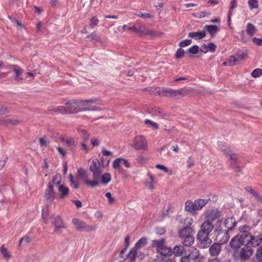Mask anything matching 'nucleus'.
Segmentation results:
<instances>
[{"instance_id":"1","label":"nucleus","mask_w":262,"mask_h":262,"mask_svg":"<svg viewBox=\"0 0 262 262\" xmlns=\"http://www.w3.org/2000/svg\"><path fill=\"white\" fill-rule=\"evenodd\" d=\"M214 219L215 217H209L203 223L197 234V239L200 242L202 248H206L209 247V252L211 256L217 257L221 251V245L217 243L211 245L212 239L209 237L214 228L212 222Z\"/></svg>"},{"instance_id":"2","label":"nucleus","mask_w":262,"mask_h":262,"mask_svg":"<svg viewBox=\"0 0 262 262\" xmlns=\"http://www.w3.org/2000/svg\"><path fill=\"white\" fill-rule=\"evenodd\" d=\"M95 102L97 104H101V100L98 99H92L88 100L77 101L71 100L66 103L65 106L60 107V112L62 114H76L79 112L86 111L89 108L90 103Z\"/></svg>"},{"instance_id":"3","label":"nucleus","mask_w":262,"mask_h":262,"mask_svg":"<svg viewBox=\"0 0 262 262\" xmlns=\"http://www.w3.org/2000/svg\"><path fill=\"white\" fill-rule=\"evenodd\" d=\"M190 91L185 88L179 90H174L169 88H164L161 91V94L166 97H170L173 98H182L189 93Z\"/></svg>"},{"instance_id":"4","label":"nucleus","mask_w":262,"mask_h":262,"mask_svg":"<svg viewBox=\"0 0 262 262\" xmlns=\"http://www.w3.org/2000/svg\"><path fill=\"white\" fill-rule=\"evenodd\" d=\"M222 222L221 220H219L217 221L219 226L216 227L214 229V231L216 233L215 240L217 243L220 244L221 245L227 243L230 238L227 230H222L220 228Z\"/></svg>"},{"instance_id":"5","label":"nucleus","mask_w":262,"mask_h":262,"mask_svg":"<svg viewBox=\"0 0 262 262\" xmlns=\"http://www.w3.org/2000/svg\"><path fill=\"white\" fill-rule=\"evenodd\" d=\"M90 170L93 172V180L99 183L102 173L100 162L97 159L93 160L90 166Z\"/></svg>"},{"instance_id":"6","label":"nucleus","mask_w":262,"mask_h":262,"mask_svg":"<svg viewBox=\"0 0 262 262\" xmlns=\"http://www.w3.org/2000/svg\"><path fill=\"white\" fill-rule=\"evenodd\" d=\"M132 147L137 150H147L148 149L147 141L143 136H137L134 138Z\"/></svg>"},{"instance_id":"7","label":"nucleus","mask_w":262,"mask_h":262,"mask_svg":"<svg viewBox=\"0 0 262 262\" xmlns=\"http://www.w3.org/2000/svg\"><path fill=\"white\" fill-rule=\"evenodd\" d=\"M250 229V228L249 226H242L239 227V232L236 235L244 245H249L248 241L251 236V234L249 232Z\"/></svg>"},{"instance_id":"8","label":"nucleus","mask_w":262,"mask_h":262,"mask_svg":"<svg viewBox=\"0 0 262 262\" xmlns=\"http://www.w3.org/2000/svg\"><path fill=\"white\" fill-rule=\"evenodd\" d=\"M250 229V228L249 226H242L239 227V232L236 235L244 245H249L248 241L251 236V234L249 232Z\"/></svg>"},{"instance_id":"9","label":"nucleus","mask_w":262,"mask_h":262,"mask_svg":"<svg viewBox=\"0 0 262 262\" xmlns=\"http://www.w3.org/2000/svg\"><path fill=\"white\" fill-rule=\"evenodd\" d=\"M52 224L54 226V231L57 234H61L62 230L66 228L62 220L58 215L54 214L51 216Z\"/></svg>"},{"instance_id":"10","label":"nucleus","mask_w":262,"mask_h":262,"mask_svg":"<svg viewBox=\"0 0 262 262\" xmlns=\"http://www.w3.org/2000/svg\"><path fill=\"white\" fill-rule=\"evenodd\" d=\"M235 253L238 255L240 259L246 260L252 255L253 250L249 245H244L243 247L240 248L238 252H235Z\"/></svg>"},{"instance_id":"11","label":"nucleus","mask_w":262,"mask_h":262,"mask_svg":"<svg viewBox=\"0 0 262 262\" xmlns=\"http://www.w3.org/2000/svg\"><path fill=\"white\" fill-rule=\"evenodd\" d=\"M77 176L81 178L85 184L92 188L95 187L98 185V183H97L96 181H90L89 180L87 172L82 168H79L78 169Z\"/></svg>"},{"instance_id":"12","label":"nucleus","mask_w":262,"mask_h":262,"mask_svg":"<svg viewBox=\"0 0 262 262\" xmlns=\"http://www.w3.org/2000/svg\"><path fill=\"white\" fill-rule=\"evenodd\" d=\"M55 198L53 186L50 182L48 184V188L45 191V198L49 202H52Z\"/></svg>"},{"instance_id":"13","label":"nucleus","mask_w":262,"mask_h":262,"mask_svg":"<svg viewBox=\"0 0 262 262\" xmlns=\"http://www.w3.org/2000/svg\"><path fill=\"white\" fill-rule=\"evenodd\" d=\"M238 236L235 235L231 240L229 245L235 251L238 252L240 250L242 246H244L243 244L241 242L240 239L238 238Z\"/></svg>"},{"instance_id":"14","label":"nucleus","mask_w":262,"mask_h":262,"mask_svg":"<svg viewBox=\"0 0 262 262\" xmlns=\"http://www.w3.org/2000/svg\"><path fill=\"white\" fill-rule=\"evenodd\" d=\"M172 253L176 256H183L187 254V250L183 245H176L172 250Z\"/></svg>"},{"instance_id":"15","label":"nucleus","mask_w":262,"mask_h":262,"mask_svg":"<svg viewBox=\"0 0 262 262\" xmlns=\"http://www.w3.org/2000/svg\"><path fill=\"white\" fill-rule=\"evenodd\" d=\"M248 243L249 246L253 247H258L262 243L260 235L259 234L256 236H253L251 234Z\"/></svg>"},{"instance_id":"16","label":"nucleus","mask_w":262,"mask_h":262,"mask_svg":"<svg viewBox=\"0 0 262 262\" xmlns=\"http://www.w3.org/2000/svg\"><path fill=\"white\" fill-rule=\"evenodd\" d=\"M7 69L13 71L16 73L14 79L16 81H19L22 79L20 75L22 73V69L17 65H9L7 67Z\"/></svg>"},{"instance_id":"17","label":"nucleus","mask_w":262,"mask_h":262,"mask_svg":"<svg viewBox=\"0 0 262 262\" xmlns=\"http://www.w3.org/2000/svg\"><path fill=\"white\" fill-rule=\"evenodd\" d=\"M236 225V222L233 217H228L224 221L225 227L228 231L232 230L234 229Z\"/></svg>"},{"instance_id":"18","label":"nucleus","mask_w":262,"mask_h":262,"mask_svg":"<svg viewBox=\"0 0 262 262\" xmlns=\"http://www.w3.org/2000/svg\"><path fill=\"white\" fill-rule=\"evenodd\" d=\"M185 210L191 213H194L196 211L198 210L195 201L192 202L187 200L185 203Z\"/></svg>"},{"instance_id":"19","label":"nucleus","mask_w":262,"mask_h":262,"mask_svg":"<svg viewBox=\"0 0 262 262\" xmlns=\"http://www.w3.org/2000/svg\"><path fill=\"white\" fill-rule=\"evenodd\" d=\"M205 36L206 33L204 30L202 31L189 32L188 34V37L193 38L196 40L203 38Z\"/></svg>"},{"instance_id":"20","label":"nucleus","mask_w":262,"mask_h":262,"mask_svg":"<svg viewBox=\"0 0 262 262\" xmlns=\"http://www.w3.org/2000/svg\"><path fill=\"white\" fill-rule=\"evenodd\" d=\"M193 232L194 230L192 228H186L183 227V228L179 230V236L181 239H183L184 237H186L187 236L192 235V233Z\"/></svg>"},{"instance_id":"21","label":"nucleus","mask_w":262,"mask_h":262,"mask_svg":"<svg viewBox=\"0 0 262 262\" xmlns=\"http://www.w3.org/2000/svg\"><path fill=\"white\" fill-rule=\"evenodd\" d=\"M20 122V121L18 120L10 119V118H6V119H0V125H17Z\"/></svg>"},{"instance_id":"22","label":"nucleus","mask_w":262,"mask_h":262,"mask_svg":"<svg viewBox=\"0 0 262 262\" xmlns=\"http://www.w3.org/2000/svg\"><path fill=\"white\" fill-rule=\"evenodd\" d=\"M148 112L158 117H164L166 115L165 112L163 110L156 107L151 108L150 110L148 109Z\"/></svg>"},{"instance_id":"23","label":"nucleus","mask_w":262,"mask_h":262,"mask_svg":"<svg viewBox=\"0 0 262 262\" xmlns=\"http://www.w3.org/2000/svg\"><path fill=\"white\" fill-rule=\"evenodd\" d=\"M72 223L76 226V230L77 231H82L84 230L85 227V223L77 218H74L72 220Z\"/></svg>"},{"instance_id":"24","label":"nucleus","mask_w":262,"mask_h":262,"mask_svg":"<svg viewBox=\"0 0 262 262\" xmlns=\"http://www.w3.org/2000/svg\"><path fill=\"white\" fill-rule=\"evenodd\" d=\"M204 29H206L211 37H214L219 30V28L216 25H206Z\"/></svg>"},{"instance_id":"25","label":"nucleus","mask_w":262,"mask_h":262,"mask_svg":"<svg viewBox=\"0 0 262 262\" xmlns=\"http://www.w3.org/2000/svg\"><path fill=\"white\" fill-rule=\"evenodd\" d=\"M58 191L61 193L59 195V198L63 199L68 195L69 189L68 187H66L63 185H60L58 186Z\"/></svg>"},{"instance_id":"26","label":"nucleus","mask_w":262,"mask_h":262,"mask_svg":"<svg viewBox=\"0 0 262 262\" xmlns=\"http://www.w3.org/2000/svg\"><path fill=\"white\" fill-rule=\"evenodd\" d=\"M183 241L182 242L183 244V246L185 247H189L194 243V238L192 235L187 236L186 237H184Z\"/></svg>"},{"instance_id":"27","label":"nucleus","mask_w":262,"mask_h":262,"mask_svg":"<svg viewBox=\"0 0 262 262\" xmlns=\"http://www.w3.org/2000/svg\"><path fill=\"white\" fill-rule=\"evenodd\" d=\"M246 32L250 36H252L254 35L256 31V29L255 26L251 23H248L246 26Z\"/></svg>"},{"instance_id":"28","label":"nucleus","mask_w":262,"mask_h":262,"mask_svg":"<svg viewBox=\"0 0 262 262\" xmlns=\"http://www.w3.org/2000/svg\"><path fill=\"white\" fill-rule=\"evenodd\" d=\"M227 155L229 157V162L231 166H234L237 162V157L231 150H228Z\"/></svg>"},{"instance_id":"29","label":"nucleus","mask_w":262,"mask_h":262,"mask_svg":"<svg viewBox=\"0 0 262 262\" xmlns=\"http://www.w3.org/2000/svg\"><path fill=\"white\" fill-rule=\"evenodd\" d=\"M165 239L161 238L160 240H154L152 241V246H156L158 251L161 250L165 246Z\"/></svg>"},{"instance_id":"30","label":"nucleus","mask_w":262,"mask_h":262,"mask_svg":"<svg viewBox=\"0 0 262 262\" xmlns=\"http://www.w3.org/2000/svg\"><path fill=\"white\" fill-rule=\"evenodd\" d=\"M0 252L3 255L4 258L5 259H9L11 258V254L8 251V249L4 246V245H2L0 247Z\"/></svg>"},{"instance_id":"31","label":"nucleus","mask_w":262,"mask_h":262,"mask_svg":"<svg viewBox=\"0 0 262 262\" xmlns=\"http://www.w3.org/2000/svg\"><path fill=\"white\" fill-rule=\"evenodd\" d=\"M148 176L149 177V180H147L145 184L146 187L151 190L154 189V186L153 183L154 182V178L152 174L150 173H148Z\"/></svg>"},{"instance_id":"32","label":"nucleus","mask_w":262,"mask_h":262,"mask_svg":"<svg viewBox=\"0 0 262 262\" xmlns=\"http://www.w3.org/2000/svg\"><path fill=\"white\" fill-rule=\"evenodd\" d=\"M100 179L101 183L103 185H106L111 181V175L110 173H105L103 174H101Z\"/></svg>"},{"instance_id":"33","label":"nucleus","mask_w":262,"mask_h":262,"mask_svg":"<svg viewBox=\"0 0 262 262\" xmlns=\"http://www.w3.org/2000/svg\"><path fill=\"white\" fill-rule=\"evenodd\" d=\"M161 255L166 256L168 255H171L172 254V249L170 247H167L165 246H164L161 250L158 251Z\"/></svg>"},{"instance_id":"34","label":"nucleus","mask_w":262,"mask_h":262,"mask_svg":"<svg viewBox=\"0 0 262 262\" xmlns=\"http://www.w3.org/2000/svg\"><path fill=\"white\" fill-rule=\"evenodd\" d=\"M147 244V238L143 237L141 238L135 244V247L137 249L144 247Z\"/></svg>"},{"instance_id":"35","label":"nucleus","mask_w":262,"mask_h":262,"mask_svg":"<svg viewBox=\"0 0 262 262\" xmlns=\"http://www.w3.org/2000/svg\"><path fill=\"white\" fill-rule=\"evenodd\" d=\"M66 145L69 147V150L73 151L76 147L75 141L73 139H67L65 141Z\"/></svg>"},{"instance_id":"36","label":"nucleus","mask_w":262,"mask_h":262,"mask_svg":"<svg viewBox=\"0 0 262 262\" xmlns=\"http://www.w3.org/2000/svg\"><path fill=\"white\" fill-rule=\"evenodd\" d=\"M236 0H233L230 3V10L228 12V24L230 23V20H231V15L233 13V11H232V9L236 7V6H237V4L236 3Z\"/></svg>"},{"instance_id":"37","label":"nucleus","mask_w":262,"mask_h":262,"mask_svg":"<svg viewBox=\"0 0 262 262\" xmlns=\"http://www.w3.org/2000/svg\"><path fill=\"white\" fill-rule=\"evenodd\" d=\"M137 248L136 247L133 248L127 254V257L129 258L131 261H133L135 259L137 251Z\"/></svg>"},{"instance_id":"38","label":"nucleus","mask_w":262,"mask_h":262,"mask_svg":"<svg viewBox=\"0 0 262 262\" xmlns=\"http://www.w3.org/2000/svg\"><path fill=\"white\" fill-rule=\"evenodd\" d=\"M80 136L84 142H88L90 138V134L85 130H79Z\"/></svg>"},{"instance_id":"39","label":"nucleus","mask_w":262,"mask_h":262,"mask_svg":"<svg viewBox=\"0 0 262 262\" xmlns=\"http://www.w3.org/2000/svg\"><path fill=\"white\" fill-rule=\"evenodd\" d=\"M199 51V47L197 45H194L189 48L188 50L189 56L191 57V54H196Z\"/></svg>"},{"instance_id":"40","label":"nucleus","mask_w":262,"mask_h":262,"mask_svg":"<svg viewBox=\"0 0 262 262\" xmlns=\"http://www.w3.org/2000/svg\"><path fill=\"white\" fill-rule=\"evenodd\" d=\"M195 203H196L197 208H198V210H200L206 205L207 201L204 199H199L195 201Z\"/></svg>"},{"instance_id":"41","label":"nucleus","mask_w":262,"mask_h":262,"mask_svg":"<svg viewBox=\"0 0 262 262\" xmlns=\"http://www.w3.org/2000/svg\"><path fill=\"white\" fill-rule=\"evenodd\" d=\"M248 3L250 10L258 8V4L257 0H248Z\"/></svg>"},{"instance_id":"42","label":"nucleus","mask_w":262,"mask_h":262,"mask_svg":"<svg viewBox=\"0 0 262 262\" xmlns=\"http://www.w3.org/2000/svg\"><path fill=\"white\" fill-rule=\"evenodd\" d=\"M69 181L71 186L77 189L79 188L78 183L77 181L74 180V177L72 174H70L69 177Z\"/></svg>"},{"instance_id":"43","label":"nucleus","mask_w":262,"mask_h":262,"mask_svg":"<svg viewBox=\"0 0 262 262\" xmlns=\"http://www.w3.org/2000/svg\"><path fill=\"white\" fill-rule=\"evenodd\" d=\"M88 38H91V40L95 41V42H100L101 39L97 35V33L95 32H93L90 35L87 36Z\"/></svg>"},{"instance_id":"44","label":"nucleus","mask_w":262,"mask_h":262,"mask_svg":"<svg viewBox=\"0 0 262 262\" xmlns=\"http://www.w3.org/2000/svg\"><path fill=\"white\" fill-rule=\"evenodd\" d=\"M121 161V158H117L113 162V167L114 169H119L121 171L122 168L120 167V164Z\"/></svg>"},{"instance_id":"45","label":"nucleus","mask_w":262,"mask_h":262,"mask_svg":"<svg viewBox=\"0 0 262 262\" xmlns=\"http://www.w3.org/2000/svg\"><path fill=\"white\" fill-rule=\"evenodd\" d=\"M252 77L254 78H257L262 75V69L260 68H257L254 70L251 73Z\"/></svg>"},{"instance_id":"46","label":"nucleus","mask_w":262,"mask_h":262,"mask_svg":"<svg viewBox=\"0 0 262 262\" xmlns=\"http://www.w3.org/2000/svg\"><path fill=\"white\" fill-rule=\"evenodd\" d=\"M122 29L123 31H125L126 30H132L135 33H138L141 31V30L138 29L135 26H133V27H128L126 25H124L122 27Z\"/></svg>"},{"instance_id":"47","label":"nucleus","mask_w":262,"mask_h":262,"mask_svg":"<svg viewBox=\"0 0 262 262\" xmlns=\"http://www.w3.org/2000/svg\"><path fill=\"white\" fill-rule=\"evenodd\" d=\"M218 145L221 151L224 152L226 155H227L228 150H230V148L227 147L225 144L222 142H218Z\"/></svg>"},{"instance_id":"48","label":"nucleus","mask_w":262,"mask_h":262,"mask_svg":"<svg viewBox=\"0 0 262 262\" xmlns=\"http://www.w3.org/2000/svg\"><path fill=\"white\" fill-rule=\"evenodd\" d=\"M256 258L258 262H262V246H260L258 248L256 253Z\"/></svg>"},{"instance_id":"49","label":"nucleus","mask_w":262,"mask_h":262,"mask_svg":"<svg viewBox=\"0 0 262 262\" xmlns=\"http://www.w3.org/2000/svg\"><path fill=\"white\" fill-rule=\"evenodd\" d=\"M184 50L182 49V48H180L178 49L175 54V58L180 59L182 58L184 55Z\"/></svg>"},{"instance_id":"50","label":"nucleus","mask_w":262,"mask_h":262,"mask_svg":"<svg viewBox=\"0 0 262 262\" xmlns=\"http://www.w3.org/2000/svg\"><path fill=\"white\" fill-rule=\"evenodd\" d=\"M61 176L59 174H55L53 177V179H52V182L53 183V184L59 186L61 183Z\"/></svg>"},{"instance_id":"51","label":"nucleus","mask_w":262,"mask_h":262,"mask_svg":"<svg viewBox=\"0 0 262 262\" xmlns=\"http://www.w3.org/2000/svg\"><path fill=\"white\" fill-rule=\"evenodd\" d=\"M229 66H233L235 64V62L237 61L236 57L234 56H230L227 58Z\"/></svg>"},{"instance_id":"52","label":"nucleus","mask_w":262,"mask_h":262,"mask_svg":"<svg viewBox=\"0 0 262 262\" xmlns=\"http://www.w3.org/2000/svg\"><path fill=\"white\" fill-rule=\"evenodd\" d=\"M90 27L93 29L97 26L99 20L95 17H92L91 19Z\"/></svg>"},{"instance_id":"53","label":"nucleus","mask_w":262,"mask_h":262,"mask_svg":"<svg viewBox=\"0 0 262 262\" xmlns=\"http://www.w3.org/2000/svg\"><path fill=\"white\" fill-rule=\"evenodd\" d=\"M136 15L139 16V17L143 18H150L152 17V15L149 13H142L139 12L136 14Z\"/></svg>"},{"instance_id":"54","label":"nucleus","mask_w":262,"mask_h":262,"mask_svg":"<svg viewBox=\"0 0 262 262\" xmlns=\"http://www.w3.org/2000/svg\"><path fill=\"white\" fill-rule=\"evenodd\" d=\"M9 18L11 19V21L18 28H23L24 25L22 24L21 21L15 19L11 18L10 16Z\"/></svg>"},{"instance_id":"55","label":"nucleus","mask_w":262,"mask_h":262,"mask_svg":"<svg viewBox=\"0 0 262 262\" xmlns=\"http://www.w3.org/2000/svg\"><path fill=\"white\" fill-rule=\"evenodd\" d=\"M251 194L257 201L262 203V195H260L256 191L253 190Z\"/></svg>"},{"instance_id":"56","label":"nucleus","mask_w":262,"mask_h":262,"mask_svg":"<svg viewBox=\"0 0 262 262\" xmlns=\"http://www.w3.org/2000/svg\"><path fill=\"white\" fill-rule=\"evenodd\" d=\"M208 52H214L216 50V46L213 42H209L207 45Z\"/></svg>"},{"instance_id":"57","label":"nucleus","mask_w":262,"mask_h":262,"mask_svg":"<svg viewBox=\"0 0 262 262\" xmlns=\"http://www.w3.org/2000/svg\"><path fill=\"white\" fill-rule=\"evenodd\" d=\"M192 41L190 39H186L184 40H182L181 42H180L179 46L181 48H183L186 46H188L190 45Z\"/></svg>"},{"instance_id":"58","label":"nucleus","mask_w":262,"mask_h":262,"mask_svg":"<svg viewBox=\"0 0 262 262\" xmlns=\"http://www.w3.org/2000/svg\"><path fill=\"white\" fill-rule=\"evenodd\" d=\"M247 56V53H243L242 54H236L235 56H234L236 57V59L237 61H239L240 60H242L246 58Z\"/></svg>"},{"instance_id":"59","label":"nucleus","mask_w":262,"mask_h":262,"mask_svg":"<svg viewBox=\"0 0 262 262\" xmlns=\"http://www.w3.org/2000/svg\"><path fill=\"white\" fill-rule=\"evenodd\" d=\"M145 124H149L155 129H157L159 128L158 124L149 119H146L144 121Z\"/></svg>"},{"instance_id":"60","label":"nucleus","mask_w":262,"mask_h":262,"mask_svg":"<svg viewBox=\"0 0 262 262\" xmlns=\"http://www.w3.org/2000/svg\"><path fill=\"white\" fill-rule=\"evenodd\" d=\"M192 223H193V220L191 218L186 219V220H185V226L184 227V228H192L191 227V225H192Z\"/></svg>"},{"instance_id":"61","label":"nucleus","mask_w":262,"mask_h":262,"mask_svg":"<svg viewBox=\"0 0 262 262\" xmlns=\"http://www.w3.org/2000/svg\"><path fill=\"white\" fill-rule=\"evenodd\" d=\"M105 196L108 199V202L110 204H112L115 202V199L112 197L111 192H108L105 193Z\"/></svg>"},{"instance_id":"62","label":"nucleus","mask_w":262,"mask_h":262,"mask_svg":"<svg viewBox=\"0 0 262 262\" xmlns=\"http://www.w3.org/2000/svg\"><path fill=\"white\" fill-rule=\"evenodd\" d=\"M31 241V239L29 236H24L20 239L19 242V246H21L24 242L27 244L30 243Z\"/></svg>"},{"instance_id":"63","label":"nucleus","mask_w":262,"mask_h":262,"mask_svg":"<svg viewBox=\"0 0 262 262\" xmlns=\"http://www.w3.org/2000/svg\"><path fill=\"white\" fill-rule=\"evenodd\" d=\"M191 258L190 255H185L181 256L180 262H190Z\"/></svg>"},{"instance_id":"64","label":"nucleus","mask_w":262,"mask_h":262,"mask_svg":"<svg viewBox=\"0 0 262 262\" xmlns=\"http://www.w3.org/2000/svg\"><path fill=\"white\" fill-rule=\"evenodd\" d=\"M252 41L253 43H254L257 46H262V38H258L256 37H254L252 39Z\"/></svg>"}]
</instances>
